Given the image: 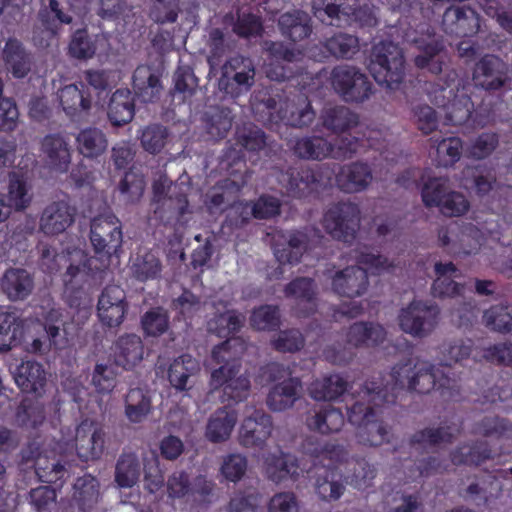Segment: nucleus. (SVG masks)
<instances>
[{
    "label": "nucleus",
    "mask_w": 512,
    "mask_h": 512,
    "mask_svg": "<svg viewBox=\"0 0 512 512\" xmlns=\"http://www.w3.org/2000/svg\"><path fill=\"white\" fill-rule=\"evenodd\" d=\"M150 206L153 218L164 224L181 222L184 215L190 213L188 200L184 194L175 195Z\"/></svg>",
    "instance_id": "36"
},
{
    "label": "nucleus",
    "mask_w": 512,
    "mask_h": 512,
    "mask_svg": "<svg viewBox=\"0 0 512 512\" xmlns=\"http://www.w3.org/2000/svg\"><path fill=\"white\" fill-rule=\"evenodd\" d=\"M324 46L337 58H351L359 50L357 37L347 33L335 34L325 41Z\"/></svg>",
    "instance_id": "62"
},
{
    "label": "nucleus",
    "mask_w": 512,
    "mask_h": 512,
    "mask_svg": "<svg viewBox=\"0 0 512 512\" xmlns=\"http://www.w3.org/2000/svg\"><path fill=\"white\" fill-rule=\"evenodd\" d=\"M478 234L479 231L471 225H451L439 229L438 239L443 247H448L453 253L470 254L479 246Z\"/></svg>",
    "instance_id": "19"
},
{
    "label": "nucleus",
    "mask_w": 512,
    "mask_h": 512,
    "mask_svg": "<svg viewBox=\"0 0 512 512\" xmlns=\"http://www.w3.org/2000/svg\"><path fill=\"white\" fill-rule=\"evenodd\" d=\"M369 70L375 81L385 89H399L405 77L403 50L392 42H380L371 52Z\"/></svg>",
    "instance_id": "4"
},
{
    "label": "nucleus",
    "mask_w": 512,
    "mask_h": 512,
    "mask_svg": "<svg viewBox=\"0 0 512 512\" xmlns=\"http://www.w3.org/2000/svg\"><path fill=\"white\" fill-rule=\"evenodd\" d=\"M23 320L14 312L0 313V351H9L22 335Z\"/></svg>",
    "instance_id": "57"
},
{
    "label": "nucleus",
    "mask_w": 512,
    "mask_h": 512,
    "mask_svg": "<svg viewBox=\"0 0 512 512\" xmlns=\"http://www.w3.org/2000/svg\"><path fill=\"white\" fill-rule=\"evenodd\" d=\"M288 247L289 253H286L285 243L276 242L273 244L274 255L281 263H296L300 260L304 250L306 249L307 237L301 232L292 233L288 238L283 237Z\"/></svg>",
    "instance_id": "58"
},
{
    "label": "nucleus",
    "mask_w": 512,
    "mask_h": 512,
    "mask_svg": "<svg viewBox=\"0 0 512 512\" xmlns=\"http://www.w3.org/2000/svg\"><path fill=\"white\" fill-rule=\"evenodd\" d=\"M282 35L293 42L302 41L312 32L310 16L301 10L283 13L278 19Z\"/></svg>",
    "instance_id": "34"
},
{
    "label": "nucleus",
    "mask_w": 512,
    "mask_h": 512,
    "mask_svg": "<svg viewBox=\"0 0 512 512\" xmlns=\"http://www.w3.org/2000/svg\"><path fill=\"white\" fill-rule=\"evenodd\" d=\"M146 182L144 176L135 171H128L118 184L120 199L125 205H136L144 195Z\"/></svg>",
    "instance_id": "55"
},
{
    "label": "nucleus",
    "mask_w": 512,
    "mask_h": 512,
    "mask_svg": "<svg viewBox=\"0 0 512 512\" xmlns=\"http://www.w3.org/2000/svg\"><path fill=\"white\" fill-rule=\"evenodd\" d=\"M406 37L418 50L414 57V64L418 69L439 75L449 68L450 57L444 38L437 35L433 29L427 27L416 32L413 37L410 34Z\"/></svg>",
    "instance_id": "5"
},
{
    "label": "nucleus",
    "mask_w": 512,
    "mask_h": 512,
    "mask_svg": "<svg viewBox=\"0 0 512 512\" xmlns=\"http://www.w3.org/2000/svg\"><path fill=\"white\" fill-rule=\"evenodd\" d=\"M215 308L214 316L208 321V331L215 333L220 337H226L235 333L243 326L245 317L235 310H230L224 302L213 304Z\"/></svg>",
    "instance_id": "31"
},
{
    "label": "nucleus",
    "mask_w": 512,
    "mask_h": 512,
    "mask_svg": "<svg viewBox=\"0 0 512 512\" xmlns=\"http://www.w3.org/2000/svg\"><path fill=\"white\" fill-rule=\"evenodd\" d=\"M302 446L306 454L318 460L322 465L321 469H334L335 465L345 461L348 456L343 446L333 443L320 444L314 438H307Z\"/></svg>",
    "instance_id": "30"
},
{
    "label": "nucleus",
    "mask_w": 512,
    "mask_h": 512,
    "mask_svg": "<svg viewBox=\"0 0 512 512\" xmlns=\"http://www.w3.org/2000/svg\"><path fill=\"white\" fill-rule=\"evenodd\" d=\"M388 398L387 389L376 382H365L357 391V400L348 409V421L355 426V438L361 446L379 448L393 443V426L382 409Z\"/></svg>",
    "instance_id": "1"
},
{
    "label": "nucleus",
    "mask_w": 512,
    "mask_h": 512,
    "mask_svg": "<svg viewBox=\"0 0 512 512\" xmlns=\"http://www.w3.org/2000/svg\"><path fill=\"white\" fill-rule=\"evenodd\" d=\"M76 209L65 200L52 201L41 212L39 229L46 235L63 233L75 221Z\"/></svg>",
    "instance_id": "14"
},
{
    "label": "nucleus",
    "mask_w": 512,
    "mask_h": 512,
    "mask_svg": "<svg viewBox=\"0 0 512 512\" xmlns=\"http://www.w3.org/2000/svg\"><path fill=\"white\" fill-rule=\"evenodd\" d=\"M265 473L275 483L292 478L298 474L296 458L284 453L270 455L265 461Z\"/></svg>",
    "instance_id": "50"
},
{
    "label": "nucleus",
    "mask_w": 512,
    "mask_h": 512,
    "mask_svg": "<svg viewBox=\"0 0 512 512\" xmlns=\"http://www.w3.org/2000/svg\"><path fill=\"white\" fill-rule=\"evenodd\" d=\"M34 289V275L24 268H8L0 279V290L11 302L25 301Z\"/></svg>",
    "instance_id": "17"
},
{
    "label": "nucleus",
    "mask_w": 512,
    "mask_h": 512,
    "mask_svg": "<svg viewBox=\"0 0 512 512\" xmlns=\"http://www.w3.org/2000/svg\"><path fill=\"white\" fill-rule=\"evenodd\" d=\"M105 433L92 422L84 421L77 426L74 448L82 461H95L104 451Z\"/></svg>",
    "instance_id": "15"
},
{
    "label": "nucleus",
    "mask_w": 512,
    "mask_h": 512,
    "mask_svg": "<svg viewBox=\"0 0 512 512\" xmlns=\"http://www.w3.org/2000/svg\"><path fill=\"white\" fill-rule=\"evenodd\" d=\"M252 107L264 123L277 124L282 122L294 128L310 126L316 116L310 100L302 93L286 97L281 95L268 96L262 99L255 97Z\"/></svg>",
    "instance_id": "2"
},
{
    "label": "nucleus",
    "mask_w": 512,
    "mask_h": 512,
    "mask_svg": "<svg viewBox=\"0 0 512 512\" xmlns=\"http://www.w3.org/2000/svg\"><path fill=\"white\" fill-rule=\"evenodd\" d=\"M135 113L134 98L127 89L116 90L108 103L107 116L113 126L119 127L132 121Z\"/></svg>",
    "instance_id": "33"
},
{
    "label": "nucleus",
    "mask_w": 512,
    "mask_h": 512,
    "mask_svg": "<svg viewBox=\"0 0 512 512\" xmlns=\"http://www.w3.org/2000/svg\"><path fill=\"white\" fill-rule=\"evenodd\" d=\"M345 342L352 348L374 347L384 342L386 330L375 322H355L345 330Z\"/></svg>",
    "instance_id": "26"
},
{
    "label": "nucleus",
    "mask_w": 512,
    "mask_h": 512,
    "mask_svg": "<svg viewBox=\"0 0 512 512\" xmlns=\"http://www.w3.org/2000/svg\"><path fill=\"white\" fill-rule=\"evenodd\" d=\"M17 385L25 392L38 393L46 383L42 365L34 361L22 362L14 374Z\"/></svg>",
    "instance_id": "43"
},
{
    "label": "nucleus",
    "mask_w": 512,
    "mask_h": 512,
    "mask_svg": "<svg viewBox=\"0 0 512 512\" xmlns=\"http://www.w3.org/2000/svg\"><path fill=\"white\" fill-rule=\"evenodd\" d=\"M279 184L293 197H303L318 187V177L309 168H288L278 175Z\"/></svg>",
    "instance_id": "23"
},
{
    "label": "nucleus",
    "mask_w": 512,
    "mask_h": 512,
    "mask_svg": "<svg viewBox=\"0 0 512 512\" xmlns=\"http://www.w3.org/2000/svg\"><path fill=\"white\" fill-rule=\"evenodd\" d=\"M357 0H312L314 15L322 22L341 27L351 24Z\"/></svg>",
    "instance_id": "18"
},
{
    "label": "nucleus",
    "mask_w": 512,
    "mask_h": 512,
    "mask_svg": "<svg viewBox=\"0 0 512 512\" xmlns=\"http://www.w3.org/2000/svg\"><path fill=\"white\" fill-rule=\"evenodd\" d=\"M302 382L298 377H289L274 385L266 397V405L273 412H282L294 406L302 395Z\"/></svg>",
    "instance_id": "24"
},
{
    "label": "nucleus",
    "mask_w": 512,
    "mask_h": 512,
    "mask_svg": "<svg viewBox=\"0 0 512 512\" xmlns=\"http://www.w3.org/2000/svg\"><path fill=\"white\" fill-rule=\"evenodd\" d=\"M330 83L334 91L345 101L361 103L372 94V84L360 68L341 64L330 73Z\"/></svg>",
    "instance_id": "6"
},
{
    "label": "nucleus",
    "mask_w": 512,
    "mask_h": 512,
    "mask_svg": "<svg viewBox=\"0 0 512 512\" xmlns=\"http://www.w3.org/2000/svg\"><path fill=\"white\" fill-rule=\"evenodd\" d=\"M122 239L121 222L115 215L102 214L92 219L90 241L95 252L103 254L107 262L121 248Z\"/></svg>",
    "instance_id": "11"
},
{
    "label": "nucleus",
    "mask_w": 512,
    "mask_h": 512,
    "mask_svg": "<svg viewBox=\"0 0 512 512\" xmlns=\"http://www.w3.org/2000/svg\"><path fill=\"white\" fill-rule=\"evenodd\" d=\"M247 468L246 456L240 453H231L222 457L219 471L226 480L238 482L245 476Z\"/></svg>",
    "instance_id": "64"
},
{
    "label": "nucleus",
    "mask_w": 512,
    "mask_h": 512,
    "mask_svg": "<svg viewBox=\"0 0 512 512\" xmlns=\"http://www.w3.org/2000/svg\"><path fill=\"white\" fill-rule=\"evenodd\" d=\"M292 149L299 158L306 160H323L330 158V141L322 136L313 135L295 140Z\"/></svg>",
    "instance_id": "48"
},
{
    "label": "nucleus",
    "mask_w": 512,
    "mask_h": 512,
    "mask_svg": "<svg viewBox=\"0 0 512 512\" xmlns=\"http://www.w3.org/2000/svg\"><path fill=\"white\" fill-rule=\"evenodd\" d=\"M45 420L43 405L31 398H25L19 404L16 411V421L20 426L36 428Z\"/></svg>",
    "instance_id": "61"
},
{
    "label": "nucleus",
    "mask_w": 512,
    "mask_h": 512,
    "mask_svg": "<svg viewBox=\"0 0 512 512\" xmlns=\"http://www.w3.org/2000/svg\"><path fill=\"white\" fill-rule=\"evenodd\" d=\"M203 123L206 134L211 140H219L228 134L232 127L233 115L228 107L212 106L203 115Z\"/></svg>",
    "instance_id": "35"
},
{
    "label": "nucleus",
    "mask_w": 512,
    "mask_h": 512,
    "mask_svg": "<svg viewBox=\"0 0 512 512\" xmlns=\"http://www.w3.org/2000/svg\"><path fill=\"white\" fill-rule=\"evenodd\" d=\"M444 22L454 24L455 32L463 36L477 33L480 27L477 13L469 7H450L444 13Z\"/></svg>",
    "instance_id": "51"
},
{
    "label": "nucleus",
    "mask_w": 512,
    "mask_h": 512,
    "mask_svg": "<svg viewBox=\"0 0 512 512\" xmlns=\"http://www.w3.org/2000/svg\"><path fill=\"white\" fill-rule=\"evenodd\" d=\"M483 323L491 330L512 333V306L498 304L490 307L483 314Z\"/></svg>",
    "instance_id": "60"
},
{
    "label": "nucleus",
    "mask_w": 512,
    "mask_h": 512,
    "mask_svg": "<svg viewBox=\"0 0 512 512\" xmlns=\"http://www.w3.org/2000/svg\"><path fill=\"white\" fill-rule=\"evenodd\" d=\"M41 150L46 164L57 171L65 172L71 162L68 143L59 134H50L43 138Z\"/></svg>",
    "instance_id": "29"
},
{
    "label": "nucleus",
    "mask_w": 512,
    "mask_h": 512,
    "mask_svg": "<svg viewBox=\"0 0 512 512\" xmlns=\"http://www.w3.org/2000/svg\"><path fill=\"white\" fill-rule=\"evenodd\" d=\"M77 149L85 158L95 159L105 153L108 147L106 134L98 128L81 130L76 137Z\"/></svg>",
    "instance_id": "47"
},
{
    "label": "nucleus",
    "mask_w": 512,
    "mask_h": 512,
    "mask_svg": "<svg viewBox=\"0 0 512 512\" xmlns=\"http://www.w3.org/2000/svg\"><path fill=\"white\" fill-rule=\"evenodd\" d=\"M440 309L436 304L413 300L398 315L401 330L414 338L430 335L438 323Z\"/></svg>",
    "instance_id": "8"
},
{
    "label": "nucleus",
    "mask_w": 512,
    "mask_h": 512,
    "mask_svg": "<svg viewBox=\"0 0 512 512\" xmlns=\"http://www.w3.org/2000/svg\"><path fill=\"white\" fill-rule=\"evenodd\" d=\"M506 72L507 66L499 57L485 55L476 63L473 80L486 90H496L503 86Z\"/></svg>",
    "instance_id": "21"
},
{
    "label": "nucleus",
    "mask_w": 512,
    "mask_h": 512,
    "mask_svg": "<svg viewBox=\"0 0 512 512\" xmlns=\"http://www.w3.org/2000/svg\"><path fill=\"white\" fill-rule=\"evenodd\" d=\"M115 362L123 367H131L143 358L142 340L136 334H127L119 337L115 342Z\"/></svg>",
    "instance_id": "41"
},
{
    "label": "nucleus",
    "mask_w": 512,
    "mask_h": 512,
    "mask_svg": "<svg viewBox=\"0 0 512 512\" xmlns=\"http://www.w3.org/2000/svg\"><path fill=\"white\" fill-rule=\"evenodd\" d=\"M368 284L366 269L361 266H349L338 271L332 279L333 290L346 297L362 295L367 290Z\"/></svg>",
    "instance_id": "27"
},
{
    "label": "nucleus",
    "mask_w": 512,
    "mask_h": 512,
    "mask_svg": "<svg viewBox=\"0 0 512 512\" xmlns=\"http://www.w3.org/2000/svg\"><path fill=\"white\" fill-rule=\"evenodd\" d=\"M245 351V344L238 337L229 338L219 345H216L211 352V359L218 368H226L241 364L239 358Z\"/></svg>",
    "instance_id": "54"
},
{
    "label": "nucleus",
    "mask_w": 512,
    "mask_h": 512,
    "mask_svg": "<svg viewBox=\"0 0 512 512\" xmlns=\"http://www.w3.org/2000/svg\"><path fill=\"white\" fill-rule=\"evenodd\" d=\"M100 321L108 327H118L127 313L125 291L118 285L107 286L98 300Z\"/></svg>",
    "instance_id": "16"
},
{
    "label": "nucleus",
    "mask_w": 512,
    "mask_h": 512,
    "mask_svg": "<svg viewBox=\"0 0 512 512\" xmlns=\"http://www.w3.org/2000/svg\"><path fill=\"white\" fill-rule=\"evenodd\" d=\"M58 98L64 112L70 116H76L82 112H88L91 108V100L75 84H70L58 91Z\"/></svg>",
    "instance_id": "53"
},
{
    "label": "nucleus",
    "mask_w": 512,
    "mask_h": 512,
    "mask_svg": "<svg viewBox=\"0 0 512 512\" xmlns=\"http://www.w3.org/2000/svg\"><path fill=\"white\" fill-rule=\"evenodd\" d=\"M316 290V285L312 278L298 277L288 283L283 291L287 298H294L298 301L314 305L317 296Z\"/></svg>",
    "instance_id": "63"
},
{
    "label": "nucleus",
    "mask_w": 512,
    "mask_h": 512,
    "mask_svg": "<svg viewBox=\"0 0 512 512\" xmlns=\"http://www.w3.org/2000/svg\"><path fill=\"white\" fill-rule=\"evenodd\" d=\"M241 364L226 368H215L211 372L210 386L220 390L222 403L234 405L246 400L250 394L251 382L247 374L241 373Z\"/></svg>",
    "instance_id": "7"
},
{
    "label": "nucleus",
    "mask_w": 512,
    "mask_h": 512,
    "mask_svg": "<svg viewBox=\"0 0 512 512\" xmlns=\"http://www.w3.org/2000/svg\"><path fill=\"white\" fill-rule=\"evenodd\" d=\"M2 60L6 70L15 78H24L31 71V54L17 38L7 39L2 50Z\"/></svg>",
    "instance_id": "28"
},
{
    "label": "nucleus",
    "mask_w": 512,
    "mask_h": 512,
    "mask_svg": "<svg viewBox=\"0 0 512 512\" xmlns=\"http://www.w3.org/2000/svg\"><path fill=\"white\" fill-rule=\"evenodd\" d=\"M36 443L30 444L23 450L25 460H34L35 473L39 480L44 483H56L69 476L68 462L54 452L39 453Z\"/></svg>",
    "instance_id": "12"
},
{
    "label": "nucleus",
    "mask_w": 512,
    "mask_h": 512,
    "mask_svg": "<svg viewBox=\"0 0 512 512\" xmlns=\"http://www.w3.org/2000/svg\"><path fill=\"white\" fill-rule=\"evenodd\" d=\"M169 135V130L165 126L150 124L141 131V147L149 154L156 155L166 146Z\"/></svg>",
    "instance_id": "59"
},
{
    "label": "nucleus",
    "mask_w": 512,
    "mask_h": 512,
    "mask_svg": "<svg viewBox=\"0 0 512 512\" xmlns=\"http://www.w3.org/2000/svg\"><path fill=\"white\" fill-rule=\"evenodd\" d=\"M478 430L484 437L503 442L500 454L509 453L512 448V424L507 419L498 416L485 417L479 422Z\"/></svg>",
    "instance_id": "42"
},
{
    "label": "nucleus",
    "mask_w": 512,
    "mask_h": 512,
    "mask_svg": "<svg viewBox=\"0 0 512 512\" xmlns=\"http://www.w3.org/2000/svg\"><path fill=\"white\" fill-rule=\"evenodd\" d=\"M373 179L371 167L361 161L342 165L336 174L337 186L346 193H358L366 190Z\"/></svg>",
    "instance_id": "20"
},
{
    "label": "nucleus",
    "mask_w": 512,
    "mask_h": 512,
    "mask_svg": "<svg viewBox=\"0 0 512 512\" xmlns=\"http://www.w3.org/2000/svg\"><path fill=\"white\" fill-rule=\"evenodd\" d=\"M133 87L144 102L153 101L162 89L159 76L149 66L137 67L133 75Z\"/></svg>",
    "instance_id": "49"
},
{
    "label": "nucleus",
    "mask_w": 512,
    "mask_h": 512,
    "mask_svg": "<svg viewBox=\"0 0 512 512\" xmlns=\"http://www.w3.org/2000/svg\"><path fill=\"white\" fill-rule=\"evenodd\" d=\"M200 371L198 361L191 355L184 354L176 358L168 370V379L173 387L178 390H186L191 387V378Z\"/></svg>",
    "instance_id": "37"
},
{
    "label": "nucleus",
    "mask_w": 512,
    "mask_h": 512,
    "mask_svg": "<svg viewBox=\"0 0 512 512\" xmlns=\"http://www.w3.org/2000/svg\"><path fill=\"white\" fill-rule=\"evenodd\" d=\"M349 383L338 374L313 381L308 393L316 401H333L348 390Z\"/></svg>",
    "instance_id": "38"
},
{
    "label": "nucleus",
    "mask_w": 512,
    "mask_h": 512,
    "mask_svg": "<svg viewBox=\"0 0 512 512\" xmlns=\"http://www.w3.org/2000/svg\"><path fill=\"white\" fill-rule=\"evenodd\" d=\"M273 430L272 418L262 410H255L244 418L238 440L245 448L262 449L270 438Z\"/></svg>",
    "instance_id": "13"
},
{
    "label": "nucleus",
    "mask_w": 512,
    "mask_h": 512,
    "mask_svg": "<svg viewBox=\"0 0 512 512\" xmlns=\"http://www.w3.org/2000/svg\"><path fill=\"white\" fill-rule=\"evenodd\" d=\"M151 411V399L139 388L131 389L125 397V416L131 423H141Z\"/></svg>",
    "instance_id": "56"
},
{
    "label": "nucleus",
    "mask_w": 512,
    "mask_h": 512,
    "mask_svg": "<svg viewBox=\"0 0 512 512\" xmlns=\"http://www.w3.org/2000/svg\"><path fill=\"white\" fill-rule=\"evenodd\" d=\"M307 426L310 430L321 434L339 432L344 425L342 412L332 406L324 407L307 418Z\"/></svg>",
    "instance_id": "44"
},
{
    "label": "nucleus",
    "mask_w": 512,
    "mask_h": 512,
    "mask_svg": "<svg viewBox=\"0 0 512 512\" xmlns=\"http://www.w3.org/2000/svg\"><path fill=\"white\" fill-rule=\"evenodd\" d=\"M319 121L332 134H348L360 124L359 115L344 105L327 106L321 111Z\"/></svg>",
    "instance_id": "22"
},
{
    "label": "nucleus",
    "mask_w": 512,
    "mask_h": 512,
    "mask_svg": "<svg viewBox=\"0 0 512 512\" xmlns=\"http://www.w3.org/2000/svg\"><path fill=\"white\" fill-rule=\"evenodd\" d=\"M3 196L7 205L16 211L28 208L33 199L30 185L23 175L16 172L9 173L8 192Z\"/></svg>",
    "instance_id": "45"
},
{
    "label": "nucleus",
    "mask_w": 512,
    "mask_h": 512,
    "mask_svg": "<svg viewBox=\"0 0 512 512\" xmlns=\"http://www.w3.org/2000/svg\"><path fill=\"white\" fill-rule=\"evenodd\" d=\"M142 464L133 452L122 453L115 464V482L121 488H131L139 480Z\"/></svg>",
    "instance_id": "46"
},
{
    "label": "nucleus",
    "mask_w": 512,
    "mask_h": 512,
    "mask_svg": "<svg viewBox=\"0 0 512 512\" xmlns=\"http://www.w3.org/2000/svg\"><path fill=\"white\" fill-rule=\"evenodd\" d=\"M322 224L334 239L350 242L360 225V210L351 202L334 204L324 214Z\"/></svg>",
    "instance_id": "10"
},
{
    "label": "nucleus",
    "mask_w": 512,
    "mask_h": 512,
    "mask_svg": "<svg viewBox=\"0 0 512 512\" xmlns=\"http://www.w3.org/2000/svg\"><path fill=\"white\" fill-rule=\"evenodd\" d=\"M391 377L396 385L421 394H427L435 387L451 388L456 383L454 376L428 361L419 359L398 363L393 367Z\"/></svg>",
    "instance_id": "3"
},
{
    "label": "nucleus",
    "mask_w": 512,
    "mask_h": 512,
    "mask_svg": "<svg viewBox=\"0 0 512 512\" xmlns=\"http://www.w3.org/2000/svg\"><path fill=\"white\" fill-rule=\"evenodd\" d=\"M256 67L253 60L235 55L226 60L221 68L218 87L233 97L249 91L255 84Z\"/></svg>",
    "instance_id": "9"
},
{
    "label": "nucleus",
    "mask_w": 512,
    "mask_h": 512,
    "mask_svg": "<svg viewBox=\"0 0 512 512\" xmlns=\"http://www.w3.org/2000/svg\"><path fill=\"white\" fill-rule=\"evenodd\" d=\"M441 95L443 100L436 96V105L446 109L450 121L461 125L470 118L472 104L467 95H456L451 88H441Z\"/></svg>",
    "instance_id": "32"
},
{
    "label": "nucleus",
    "mask_w": 512,
    "mask_h": 512,
    "mask_svg": "<svg viewBox=\"0 0 512 512\" xmlns=\"http://www.w3.org/2000/svg\"><path fill=\"white\" fill-rule=\"evenodd\" d=\"M237 422V415L225 409L217 410L209 419L206 436L214 443L226 441Z\"/></svg>",
    "instance_id": "52"
},
{
    "label": "nucleus",
    "mask_w": 512,
    "mask_h": 512,
    "mask_svg": "<svg viewBox=\"0 0 512 512\" xmlns=\"http://www.w3.org/2000/svg\"><path fill=\"white\" fill-rule=\"evenodd\" d=\"M492 450L483 441L471 444H462L450 453V460L454 465H475L478 466L488 459L493 458Z\"/></svg>",
    "instance_id": "40"
},
{
    "label": "nucleus",
    "mask_w": 512,
    "mask_h": 512,
    "mask_svg": "<svg viewBox=\"0 0 512 512\" xmlns=\"http://www.w3.org/2000/svg\"><path fill=\"white\" fill-rule=\"evenodd\" d=\"M342 475L335 469H317L315 490L324 501H336L345 492Z\"/></svg>",
    "instance_id": "39"
},
{
    "label": "nucleus",
    "mask_w": 512,
    "mask_h": 512,
    "mask_svg": "<svg viewBox=\"0 0 512 512\" xmlns=\"http://www.w3.org/2000/svg\"><path fill=\"white\" fill-rule=\"evenodd\" d=\"M435 279L431 286V295L434 298L445 299L461 296L464 285L458 283V269L452 262H436L434 265Z\"/></svg>",
    "instance_id": "25"
}]
</instances>
